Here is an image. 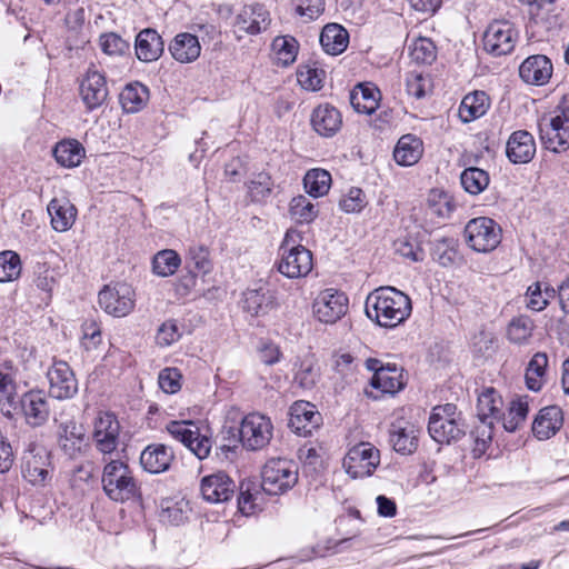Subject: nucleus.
I'll list each match as a JSON object with an SVG mask.
<instances>
[{"label":"nucleus","instance_id":"obj_4","mask_svg":"<svg viewBox=\"0 0 569 569\" xmlns=\"http://www.w3.org/2000/svg\"><path fill=\"white\" fill-rule=\"evenodd\" d=\"M428 432L438 443H450L465 435V425L453 403L437 406L428 422Z\"/></svg>","mask_w":569,"mask_h":569},{"label":"nucleus","instance_id":"obj_54","mask_svg":"<svg viewBox=\"0 0 569 569\" xmlns=\"http://www.w3.org/2000/svg\"><path fill=\"white\" fill-rule=\"evenodd\" d=\"M272 48L278 61L283 66L292 63L297 58L298 43L292 37H277L272 42Z\"/></svg>","mask_w":569,"mask_h":569},{"label":"nucleus","instance_id":"obj_24","mask_svg":"<svg viewBox=\"0 0 569 569\" xmlns=\"http://www.w3.org/2000/svg\"><path fill=\"white\" fill-rule=\"evenodd\" d=\"M59 435V446L71 459L83 456L89 449V441L82 426L76 422H68L61 427Z\"/></svg>","mask_w":569,"mask_h":569},{"label":"nucleus","instance_id":"obj_47","mask_svg":"<svg viewBox=\"0 0 569 569\" xmlns=\"http://www.w3.org/2000/svg\"><path fill=\"white\" fill-rule=\"evenodd\" d=\"M535 329L533 320L528 316L513 318L507 328V337L515 345L528 343Z\"/></svg>","mask_w":569,"mask_h":569},{"label":"nucleus","instance_id":"obj_15","mask_svg":"<svg viewBox=\"0 0 569 569\" xmlns=\"http://www.w3.org/2000/svg\"><path fill=\"white\" fill-rule=\"evenodd\" d=\"M50 395L59 400L70 399L78 392V381L70 366L54 360L47 371Z\"/></svg>","mask_w":569,"mask_h":569},{"label":"nucleus","instance_id":"obj_25","mask_svg":"<svg viewBox=\"0 0 569 569\" xmlns=\"http://www.w3.org/2000/svg\"><path fill=\"white\" fill-rule=\"evenodd\" d=\"M311 126L319 136L329 138L340 130L342 116L329 103L319 104L311 113Z\"/></svg>","mask_w":569,"mask_h":569},{"label":"nucleus","instance_id":"obj_37","mask_svg":"<svg viewBox=\"0 0 569 569\" xmlns=\"http://www.w3.org/2000/svg\"><path fill=\"white\" fill-rule=\"evenodd\" d=\"M119 100L124 112H139L149 101V89L140 82L129 83L120 92Z\"/></svg>","mask_w":569,"mask_h":569},{"label":"nucleus","instance_id":"obj_2","mask_svg":"<svg viewBox=\"0 0 569 569\" xmlns=\"http://www.w3.org/2000/svg\"><path fill=\"white\" fill-rule=\"evenodd\" d=\"M101 483L106 496L116 502H126L139 496L140 488L132 470L122 460H111L103 467Z\"/></svg>","mask_w":569,"mask_h":569},{"label":"nucleus","instance_id":"obj_58","mask_svg":"<svg viewBox=\"0 0 569 569\" xmlns=\"http://www.w3.org/2000/svg\"><path fill=\"white\" fill-rule=\"evenodd\" d=\"M99 43L101 50L108 56H122L130 48L129 42L114 32L101 34Z\"/></svg>","mask_w":569,"mask_h":569},{"label":"nucleus","instance_id":"obj_51","mask_svg":"<svg viewBox=\"0 0 569 569\" xmlns=\"http://www.w3.org/2000/svg\"><path fill=\"white\" fill-rule=\"evenodd\" d=\"M455 206L451 197L439 190H432L428 198V211L430 216L439 218H449L453 212Z\"/></svg>","mask_w":569,"mask_h":569},{"label":"nucleus","instance_id":"obj_7","mask_svg":"<svg viewBox=\"0 0 569 569\" xmlns=\"http://www.w3.org/2000/svg\"><path fill=\"white\" fill-rule=\"evenodd\" d=\"M239 435L246 449L251 451L261 450L272 439L273 425L269 417L252 412L241 420Z\"/></svg>","mask_w":569,"mask_h":569},{"label":"nucleus","instance_id":"obj_21","mask_svg":"<svg viewBox=\"0 0 569 569\" xmlns=\"http://www.w3.org/2000/svg\"><path fill=\"white\" fill-rule=\"evenodd\" d=\"M26 422L31 427H41L50 416L48 398L41 390H30L20 400Z\"/></svg>","mask_w":569,"mask_h":569},{"label":"nucleus","instance_id":"obj_5","mask_svg":"<svg viewBox=\"0 0 569 569\" xmlns=\"http://www.w3.org/2000/svg\"><path fill=\"white\" fill-rule=\"evenodd\" d=\"M261 477L264 493L282 495L297 483L298 468L291 460L272 458L263 466Z\"/></svg>","mask_w":569,"mask_h":569},{"label":"nucleus","instance_id":"obj_42","mask_svg":"<svg viewBox=\"0 0 569 569\" xmlns=\"http://www.w3.org/2000/svg\"><path fill=\"white\" fill-rule=\"evenodd\" d=\"M548 357L545 352H537L529 361L526 369V386L531 391H540L546 382Z\"/></svg>","mask_w":569,"mask_h":569},{"label":"nucleus","instance_id":"obj_27","mask_svg":"<svg viewBox=\"0 0 569 569\" xmlns=\"http://www.w3.org/2000/svg\"><path fill=\"white\" fill-rule=\"evenodd\" d=\"M173 459L174 452L172 448L162 443L149 445L140 455V463L142 468L150 473H161L167 471Z\"/></svg>","mask_w":569,"mask_h":569},{"label":"nucleus","instance_id":"obj_36","mask_svg":"<svg viewBox=\"0 0 569 569\" xmlns=\"http://www.w3.org/2000/svg\"><path fill=\"white\" fill-rule=\"evenodd\" d=\"M503 400L493 388H486L478 397L477 416L479 420L500 422Z\"/></svg>","mask_w":569,"mask_h":569},{"label":"nucleus","instance_id":"obj_20","mask_svg":"<svg viewBox=\"0 0 569 569\" xmlns=\"http://www.w3.org/2000/svg\"><path fill=\"white\" fill-rule=\"evenodd\" d=\"M419 428L403 419H396L389 428V442L395 451L401 455H411L418 448Z\"/></svg>","mask_w":569,"mask_h":569},{"label":"nucleus","instance_id":"obj_50","mask_svg":"<svg viewBox=\"0 0 569 569\" xmlns=\"http://www.w3.org/2000/svg\"><path fill=\"white\" fill-rule=\"evenodd\" d=\"M289 212L298 223H309L318 216L316 206L305 196H298L290 201Z\"/></svg>","mask_w":569,"mask_h":569},{"label":"nucleus","instance_id":"obj_45","mask_svg":"<svg viewBox=\"0 0 569 569\" xmlns=\"http://www.w3.org/2000/svg\"><path fill=\"white\" fill-rule=\"evenodd\" d=\"M556 295V290L547 283L535 282L530 284L527 289L526 297V306L533 311L543 310L550 299H552Z\"/></svg>","mask_w":569,"mask_h":569},{"label":"nucleus","instance_id":"obj_29","mask_svg":"<svg viewBox=\"0 0 569 569\" xmlns=\"http://www.w3.org/2000/svg\"><path fill=\"white\" fill-rule=\"evenodd\" d=\"M276 307V298L269 289H248L243 292L242 309L252 317H263Z\"/></svg>","mask_w":569,"mask_h":569},{"label":"nucleus","instance_id":"obj_44","mask_svg":"<svg viewBox=\"0 0 569 569\" xmlns=\"http://www.w3.org/2000/svg\"><path fill=\"white\" fill-rule=\"evenodd\" d=\"M460 182L468 193L476 196L489 186L490 177L486 170L470 167L461 172Z\"/></svg>","mask_w":569,"mask_h":569},{"label":"nucleus","instance_id":"obj_13","mask_svg":"<svg viewBox=\"0 0 569 569\" xmlns=\"http://www.w3.org/2000/svg\"><path fill=\"white\" fill-rule=\"evenodd\" d=\"M22 476L33 486H46L51 480L50 453L42 446H30L22 458Z\"/></svg>","mask_w":569,"mask_h":569},{"label":"nucleus","instance_id":"obj_55","mask_svg":"<svg viewBox=\"0 0 569 569\" xmlns=\"http://www.w3.org/2000/svg\"><path fill=\"white\" fill-rule=\"evenodd\" d=\"M410 57L417 63L429 64L436 59V46L428 38H418L410 46Z\"/></svg>","mask_w":569,"mask_h":569},{"label":"nucleus","instance_id":"obj_64","mask_svg":"<svg viewBox=\"0 0 569 569\" xmlns=\"http://www.w3.org/2000/svg\"><path fill=\"white\" fill-rule=\"evenodd\" d=\"M396 251L403 258L410 259L411 261H422L425 252L420 244L411 239L403 238L399 239L395 243Z\"/></svg>","mask_w":569,"mask_h":569},{"label":"nucleus","instance_id":"obj_14","mask_svg":"<svg viewBox=\"0 0 569 569\" xmlns=\"http://www.w3.org/2000/svg\"><path fill=\"white\" fill-rule=\"evenodd\" d=\"M277 263L281 274L290 279L302 278L310 273L313 267L312 252L303 246H293L289 250L279 251Z\"/></svg>","mask_w":569,"mask_h":569},{"label":"nucleus","instance_id":"obj_39","mask_svg":"<svg viewBox=\"0 0 569 569\" xmlns=\"http://www.w3.org/2000/svg\"><path fill=\"white\" fill-rule=\"evenodd\" d=\"M379 100L380 91L368 84H358L350 93V102L359 113H373L379 107Z\"/></svg>","mask_w":569,"mask_h":569},{"label":"nucleus","instance_id":"obj_16","mask_svg":"<svg viewBox=\"0 0 569 569\" xmlns=\"http://www.w3.org/2000/svg\"><path fill=\"white\" fill-rule=\"evenodd\" d=\"M120 423L111 412H100L93 422L92 439L103 455L112 453L119 445Z\"/></svg>","mask_w":569,"mask_h":569},{"label":"nucleus","instance_id":"obj_6","mask_svg":"<svg viewBox=\"0 0 569 569\" xmlns=\"http://www.w3.org/2000/svg\"><path fill=\"white\" fill-rule=\"evenodd\" d=\"M468 246L477 252H491L501 242V228L491 218L478 217L465 227Z\"/></svg>","mask_w":569,"mask_h":569},{"label":"nucleus","instance_id":"obj_18","mask_svg":"<svg viewBox=\"0 0 569 569\" xmlns=\"http://www.w3.org/2000/svg\"><path fill=\"white\" fill-rule=\"evenodd\" d=\"M270 24L269 12L262 4L244 6L237 14L233 32L238 39L246 34H258Z\"/></svg>","mask_w":569,"mask_h":569},{"label":"nucleus","instance_id":"obj_49","mask_svg":"<svg viewBox=\"0 0 569 569\" xmlns=\"http://www.w3.org/2000/svg\"><path fill=\"white\" fill-rule=\"evenodd\" d=\"M181 263L179 254L171 249L159 251L152 260L153 272L160 277L172 276Z\"/></svg>","mask_w":569,"mask_h":569},{"label":"nucleus","instance_id":"obj_34","mask_svg":"<svg viewBox=\"0 0 569 569\" xmlns=\"http://www.w3.org/2000/svg\"><path fill=\"white\" fill-rule=\"evenodd\" d=\"M320 44L331 56L342 53L349 44L348 31L338 23H328L320 33Z\"/></svg>","mask_w":569,"mask_h":569},{"label":"nucleus","instance_id":"obj_53","mask_svg":"<svg viewBox=\"0 0 569 569\" xmlns=\"http://www.w3.org/2000/svg\"><path fill=\"white\" fill-rule=\"evenodd\" d=\"M492 420H479L478 425L471 431L476 447L472 449L476 457H480L487 450L488 445L492 440L493 425Z\"/></svg>","mask_w":569,"mask_h":569},{"label":"nucleus","instance_id":"obj_12","mask_svg":"<svg viewBox=\"0 0 569 569\" xmlns=\"http://www.w3.org/2000/svg\"><path fill=\"white\" fill-rule=\"evenodd\" d=\"M98 298L100 307L114 317H126L134 308V290L128 283L106 286Z\"/></svg>","mask_w":569,"mask_h":569},{"label":"nucleus","instance_id":"obj_17","mask_svg":"<svg viewBox=\"0 0 569 569\" xmlns=\"http://www.w3.org/2000/svg\"><path fill=\"white\" fill-rule=\"evenodd\" d=\"M79 91L88 111L100 108L109 96L104 74L90 67L80 82Z\"/></svg>","mask_w":569,"mask_h":569},{"label":"nucleus","instance_id":"obj_48","mask_svg":"<svg viewBox=\"0 0 569 569\" xmlns=\"http://www.w3.org/2000/svg\"><path fill=\"white\" fill-rule=\"evenodd\" d=\"M262 503V493L259 488L253 483H244L240 485V492L238 497V507L239 510L248 516L257 510L261 509Z\"/></svg>","mask_w":569,"mask_h":569},{"label":"nucleus","instance_id":"obj_1","mask_svg":"<svg viewBox=\"0 0 569 569\" xmlns=\"http://www.w3.org/2000/svg\"><path fill=\"white\" fill-rule=\"evenodd\" d=\"M366 315L378 326L396 328L411 315V299L395 287H380L371 291L366 299Z\"/></svg>","mask_w":569,"mask_h":569},{"label":"nucleus","instance_id":"obj_60","mask_svg":"<svg viewBox=\"0 0 569 569\" xmlns=\"http://www.w3.org/2000/svg\"><path fill=\"white\" fill-rule=\"evenodd\" d=\"M339 206L347 213L360 212L367 206L365 192L360 188H351L340 199Z\"/></svg>","mask_w":569,"mask_h":569},{"label":"nucleus","instance_id":"obj_62","mask_svg":"<svg viewBox=\"0 0 569 569\" xmlns=\"http://www.w3.org/2000/svg\"><path fill=\"white\" fill-rule=\"evenodd\" d=\"M181 337L180 329L174 320L164 321L158 329L156 341L160 347H168Z\"/></svg>","mask_w":569,"mask_h":569},{"label":"nucleus","instance_id":"obj_8","mask_svg":"<svg viewBox=\"0 0 569 569\" xmlns=\"http://www.w3.org/2000/svg\"><path fill=\"white\" fill-rule=\"evenodd\" d=\"M380 465V451L370 442L351 447L343 458V468L353 479L371 476Z\"/></svg>","mask_w":569,"mask_h":569},{"label":"nucleus","instance_id":"obj_10","mask_svg":"<svg viewBox=\"0 0 569 569\" xmlns=\"http://www.w3.org/2000/svg\"><path fill=\"white\" fill-rule=\"evenodd\" d=\"M517 39L518 32L513 23L507 20H496L485 31L483 48L492 56H505L515 49Z\"/></svg>","mask_w":569,"mask_h":569},{"label":"nucleus","instance_id":"obj_56","mask_svg":"<svg viewBox=\"0 0 569 569\" xmlns=\"http://www.w3.org/2000/svg\"><path fill=\"white\" fill-rule=\"evenodd\" d=\"M299 84L309 91H318L323 86L325 71L322 69L305 66L298 70Z\"/></svg>","mask_w":569,"mask_h":569},{"label":"nucleus","instance_id":"obj_40","mask_svg":"<svg viewBox=\"0 0 569 569\" xmlns=\"http://www.w3.org/2000/svg\"><path fill=\"white\" fill-rule=\"evenodd\" d=\"M371 386L383 393H396L405 387L402 369L396 365L388 363L380 369L377 377H372Z\"/></svg>","mask_w":569,"mask_h":569},{"label":"nucleus","instance_id":"obj_22","mask_svg":"<svg viewBox=\"0 0 569 569\" xmlns=\"http://www.w3.org/2000/svg\"><path fill=\"white\" fill-rule=\"evenodd\" d=\"M551 60L545 54H533L522 61L519 67L520 78L528 84L543 86L552 76Z\"/></svg>","mask_w":569,"mask_h":569},{"label":"nucleus","instance_id":"obj_26","mask_svg":"<svg viewBox=\"0 0 569 569\" xmlns=\"http://www.w3.org/2000/svg\"><path fill=\"white\" fill-rule=\"evenodd\" d=\"M536 153V142L532 134L526 130L511 133L507 141L506 154L512 163H527Z\"/></svg>","mask_w":569,"mask_h":569},{"label":"nucleus","instance_id":"obj_41","mask_svg":"<svg viewBox=\"0 0 569 569\" xmlns=\"http://www.w3.org/2000/svg\"><path fill=\"white\" fill-rule=\"evenodd\" d=\"M16 396L14 370L10 361L0 363V403L1 411L9 416Z\"/></svg>","mask_w":569,"mask_h":569},{"label":"nucleus","instance_id":"obj_31","mask_svg":"<svg viewBox=\"0 0 569 569\" xmlns=\"http://www.w3.org/2000/svg\"><path fill=\"white\" fill-rule=\"evenodd\" d=\"M52 228L58 232L69 230L77 217V209L66 197L53 198L48 204Z\"/></svg>","mask_w":569,"mask_h":569},{"label":"nucleus","instance_id":"obj_23","mask_svg":"<svg viewBox=\"0 0 569 569\" xmlns=\"http://www.w3.org/2000/svg\"><path fill=\"white\" fill-rule=\"evenodd\" d=\"M234 482L224 472H217L201 480V493L204 500L220 503L229 500L234 493Z\"/></svg>","mask_w":569,"mask_h":569},{"label":"nucleus","instance_id":"obj_32","mask_svg":"<svg viewBox=\"0 0 569 569\" xmlns=\"http://www.w3.org/2000/svg\"><path fill=\"white\" fill-rule=\"evenodd\" d=\"M423 154L422 140L415 134L402 136L393 150L395 161L402 167L416 164Z\"/></svg>","mask_w":569,"mask_h":569},{"label":"nucleus","instance_id":"obj_38","mask_svg":"<svg viewBox=\"0 0 569 569\" xmlns=\"http://www.w3.org/2000/svg\"><path fill=\"white\" fill-rule=\"evenodd\" d=\"M490 100L485 91H475L463 97L459 107V117L463 122H471L482 117L489 109Z\"/></svg>","mask_w":569,"mask_h":569},{"label":"nucleus","instance_id":"obj_46","mask_svg":"<svg viewBox=\"0 0 569 569\" xmlns=\"http://www.w3.org/2000/svg\"><path fill=\"white\" fill-rule=\"evenodd\" d=\"M303 184L310 196L322 197L330 189L331 174L325 169H311L306 173Z\"/></svg>","mask_w":569,"mask_h":569},{"label":"nucleus","instance_id":"obj_19","mask_svg":"<svg viewBox=\"0 0 569 569\" xmlns=\"http://www.w3.org/2000/svg\"><path fill=\"white\" fill-rule=\"evenodd\" d=\"M288 426L299 436H310L321 423V415L308 401H296L289 411Z\"/></svg>","mask_w":569,"mask_h":569},{"label":"nucleus","instance_id":"obj_57","mask_svg":"<svg viewBox=\"0 0 569 569\" xmlns=\"http://www.w3.org/2000/svg\"><path fill=\"white\" fill-rule=\"evenodd\" d=\"M319 378V369L312 358L303 359L295 375L296 382L303 389H311Z\"/></svg>","mask_w":569,"mask_h":569},{"label":"nucleus","instance_id":"obj_9","mask_svg":"<svg viewBox=\"0 0 569 569\" xmlns=\"http://www.w3.org/2000/svg\"><path fill=\"white\" fill-rule=\"evenodd\" d=\"M167 431L172 438L184 445L198 459L203 460L209 457L212 440L201 435L199 427L192 421H170Z\"/></svg>","mask_w":569,"mask_h":569},{"label":"nucleus","instance_id":"obj_63","mask_svg":"<svg viewBox=\"0 0 569 569\" xmlns=\"http://www.w3.org/2000/svg\"><path fill=\"white\" fill-rule=\"evenodd\" d=\"M158 382L166 393H176L181 388V373L177 368H164L159 373Z\"/></svg>","mask_w":569,"mask_h":569},{"label":"nucleus","instance_id":"obj_3","mask_svg":"<svg viewBox=\"0 0 569 569\" xmlns=\"http://www.w3.org/2000/svg\"><path fill=\"white\" fill-rule=\"evenodd\" d=\"M556 116L539 122L540 139L547 149L559 152L569 148V93L559 101Z\"/></svg>","mask_w":569,"mask_h":569},{"label":"nucleus","instance_id":"obj_35","mask_svg":"<svg viewBox=\"0 0 569 569\" xmlns=\"http://www.w3.org/2000/svg\"><path fill=\"white\" fill-rule=\"evenodd\" d=\"M52 154L61 167L76 168L86 157V149L78 140L66 139L56 143Z\"/></svg>","mask_w":569,"mask_h":569},{"label":"nucleus","instance_id":"obj_33","mask_svg":"<svg viewBox=\"0 0 569 569\" xmlns=\"http://www.w3.org/2000/svg\"><path fill=\"white\" fill-rule=\"evenodd\" d=\"M561 426V409L557 406H550L540 410L532 423V432L538 439L545 440L555 436Z\"/></svg>","mask_w":569,"mask_h":569},{"label":"nucleus","instance_id":"obj_59","mask_svg":"<svg viewBox=\"0 0 569 569\" xmlns=\"http://www.w3.org/2000/svg\"><path fill=\"white\" fill-rule=\"evenodd\" d=\"M33 273L37 288L50 293L57 283L58 272L47 263H38Z\"/></svg>","mask_w":569,"mask_h":569},{"label":"nucleus","instance_id":"obj_28","mask_svg":"<svg viewBox=\"0 0 569 569\" xmlns=\"http://www.w3.org/2000/svg\"><path fill=\"white\" fill-rule=\"evenodd\" d=\"M136 56L142 62H152L158 60L164 50V43L161 36L154 29H143L134 42Z\"/></svg>","mask_w":569,"mask_h":569},{"label":"nucleus","instance_id":"obj_11","mask_svg":"<svg viewBox=\"0 0 569 569\" xmlns=\"http://www.w3.org/2000/svg\"><path fill=\"white\" fill-rule=\"evenodd\" d=\"M349 299L342 291L329 288L316 297L312 309L316 318L323 323H336L348 311Z\"/></svg>","mask_w":569,"mask_h":569},{"label":"nucleus","instance_id":"obj_30","mask_svg":"<svg viewBox=\"0 0 569 569\" xmlns=\"http://www.w3.org/2000/svg\"><path fill=\"white\" fill-rule=\"evenodd\" d=\"M169 51L176 61L191 63L200 57L201 44L197 36L181 32L171 40Z\"/></svg>","mask_w":569,"mask_h":569},{"label":"nucleus","instance_id":"obj_43","mask_svg":"<svg viewBox=\"0 0 569 569\" xmlns=\"http://www.w3.org/2000/svg\"><path fill=\"white\" fill-rule=\"evenodd\" d=\"M529 412L527 397H516L508 407L507 415L502 412L501 423L505 430L509 432L516 431L526 421Z\"/></svg>","mask_w":569,"mask_h":569},{"label":"nucleus","instance_id":"obj_52","mask_svg":"<svg viewBox=\"0 0 569 569\" xmlns=\"http://www.w3.org/2000/svg\"><path fill=\"white\" fill-rule=\"evenodd\" d=\"M21 273V261L14 251L0 252V282H9L17 279Z\"/></svg>","mask_w":569,"mask_h":569},{"label":"nucleus","instance_id":"obj_61","mask_svg":"<svg viewBox=\"0 0 569 569\" xmlns=\"http://www.w3.org/2000/svg\"><path fill=\"white\" fill-rule=\"evenodd\" d=\"M189 267L200 273H208L211 269L209 251L203 246H191L189 248Z\"/></svg>","mask_w":569,"mask_h":569}]
</instances>
